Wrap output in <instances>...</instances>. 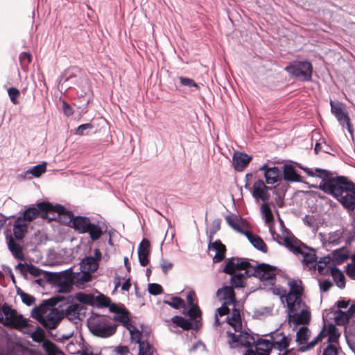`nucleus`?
Returning a JSON list of instances; mask_svg holds the SVG:
<instances>
[{"label": "nucleus", "instance_id": "29", "mask_svg": "<svg viewBox=\"0 0 355 355\" xmlns=\"http://www.w3.org/2000/svg\"><path fill=\"white\" fill-rule=\"evenodd\" d=\"M330 272L334 277L336 285L340 288H343L345 286V278L343 272L336 267H331Z\"/></svg>", "mask_w": 355, "mask_h": 355}, {"label": "nucleus", "instance_id": "13", "mask_svg": "<svg viewBox=\"0 0 355 355\" xmlns=\"http://www.w3.org/2000/svg\"><path fill=\"white\" fill-rule=\"evenodd\" d=\"M270 187L266 186L263 180L259 179L253 184L252 195L255 200L266 202L270 198Z\"/></svg>", "mask_w": 355, "mask_h": 355}, {"label": "nucleus", "instance_id": "16", "mask_svg": "<svg viewBox=\"0 0 355 355\" xmlns=\"http://www.w3.org/2000/svg\"><path fill=\"white\" fill-rule=\"evenodd\" d=\"M216 295L220 301L224 302V305H232L236 302L235 293L231 286H225L219 288Z\"/></svg>", "mask_w": 355, "mask_h": 355}, {"label": "nucleus", "instance_id": "50", "mask_svg": "<svg viewBox=\"0 0 355 355\" xmlns=\"http://www.w3.org/2000/svg\"><path fill=\"white\" fill-rule=\"evenodd\" d=\"M77 300L84 304H92L94 302V296L90 294L78 293Z\"/></svg>", "mask_w": 355, "mask_h": 355}, {"label": "nucleus", "instance_id": "41", "mask_svg": "<svg viewBox=\"0 0 355 355\" xmlns=\"http://www.w3.org/2000/svg\"><path fill=\"white\" fill-rule=\"evenodd\" d=\"M227 223L236 232H241L240 220L235 215H228L225 217Z\"/></svg>", "mask_w": 355, "mask_h": 355}, {"label": "nucleus", "instance_id": "20", "mask_svg": "<svg viewBox=\"0 0 355 355\" xmlns=\"http://www.w3.org/2000/svg\"><path fill=\"white\" fill-rule=\"evenodd\" d=\"M283 178L291 182H301V176L297 173L295 167L291 164H284L283 166Z\"/></svg>", "mask_w": 355, "mask_h": 355}, {"label": "nucleus", "instance_id": "36", "mask_svg": "<svg viewBox=\"0 0 355 355\" xmlns=\"http://www.w3.org/2000/svg\"><path fill=\"white\" fill-rule=\"evenodd\" d=\"M340 334L338 329L333 324H330L328 329V343L334 345L338 343Z\"/></svg>", "mask_w": 355, "mask_h": 355}, {"label": "nucleus", "instance_id": "34", "mask_svg": "<svg viewBox=\"0 0 355 355\" xmlns=\"http://www.w3.org/2000/svg\"><path fill=\"white\" fill-rule=\"evenodd\" d=\"M46 171V163L43 162L42 164L34 166L31 168L28 169L26 173L31 174L35 178H39L42 173H45Z\"/></svg>", "mask_w": 355, "mask_h": 355}, {"label": "nucleus", "instance_id": "31", "mask_svg": "<svg viewBox=\"0 0 355 355\" xmlns=\"http://www.w3.org/2000/svg\"><path fill=\"white\" fill-rule=\"evenodd\" d=\"M311 336V331L306 327H302L296 334V342L299 345L305 344Z\"/></svg>", "mask_w": 355, "mask_h": 355}, {"label": "nucleus", "instance_id": "40", "mask_svg": "<svg viewBox=\"0 0 355 355\" xmlns=\"http://www.w3.org/2000/svg\"><path fill=\"white\" fill-rule=\"evenodd\" d=\"M80 73V71L77 68H73L66 71L65 78H63V84L67 82L71 81V83L76 84L77 82V76Z\"/></svg>", "mask_w": 355, "mask_h": 355}, {"label": "nucleus", "instance_id": "32", "mask_svg": "<svg viewBox=\"0 0 355 355\" xmlns=\"http://www.w3.org/2000/svg\"><path fill=\"white\" fill-rule=\"evenodd\" d=\"M351 318L348 312L338 310L335 312V321L338 325H345L347 324Z\"/></svg>", "mask_w": 355, "mask_h": 355}, {"label": "nucleus", "instance_id": "48", "mask_svg": "<svg viewBox=\"0 0 355 355\" xmlns=\"http://www.w3.org/2000/svg\"><path fill=\"white\" fill-rule=\"evenodd\" d=\"M28 335L31 336L33 340L37 343H41L44 340V331L39 326H37L35 331L31 333H28Z\"/></svg>", "mask_w": 355, "mask_h": 355}, {"label": "nucleus", "instance_id": "23", "mask_svg": "<svg viewBox=\"0 0 355 355\" xmlns=\"http://www.w3.org/2000/svg\"><path fill=\"white\" fill-rule=\"evenodd\" d=\"M338 198H336L341 205L348 211H354L355 209V197L349 192H344Z\"/></svg>", "mask_w": 355, "mask_h": 355}, {"label": "nucleus", "instance_id": "15", "mask_svg": "<svg viewBox=\"0 0 355 355\" xmlns=\"http://www.w3.org/2000/svg\"><path fill=\"white\" fill-rule=\"evenodd\" d=\"M62 318V317L59 311L53 309L46 317L44 316L40 324L46 329H54L57 327Z\"/></svg>", "mask_w": 355, "mask_h": 355}, {"label": "nucleus", "instance_id": "59", "mask_svg": "<svg viewBox=\"0 0 355 355\" xmlns=\"http://www.w3.org/2000/svg\"><path fill=\"white\" fill-rule=\"evenodd\" d=\"M19 59L22 67H27L31 62V55L29 53L24 52L20 55Z\"/></svg>", "mask_w": 355, "mask_h": 355}, {"label": "nucleus", "instance_id": "11", "mask_svg": "<svg viewBox=\"0 0 355 355\" xmlns=\"http://www.w3.org/2000/svg\"><path fill=\"white\" fill-rule=\"evenodd\" d=\"M201 316L189 317L185 319L182 316L175 315L172 318V322L184 330L198 329L201 325Z\"/></svg>", "mask_w": 355, "mask_h": 355}, {"label": "nucleus", "instance_id": "17", "mask_svg": "<svg viewBox=\"0 0 355 355\" xmlns=\"http://www.w3.org/2000/svg\"><path fill=\"white\" fill-rule=\"evenodd\" d=\"M150 244L148 240L144 239L138 247L139 261L141 266H146L149 263Z\"/></svg>", "mask_w": 355, "mask_h": 355}, {"label": "nucleus", "instance_id": "44", "mask_svg": "<svg viewBox=\"0 0 355 355\" xmlns=\"http://www.w3.org/2000/svg\"><path fill=\"white\" fill-rule=\"evenodd\" d=\"M227 336L228 337V345L230 348H236L240 344V334L236 335L230 331L226 332Z\"/></svg>", "mask_w": 355, "mask_h": 355}, {"label": "nucleus", "instance_id": "54", "mask_svg": "<svg viewBox=\"0 0 355 355\" xmlns=\"http://www.w3.org/2000/svg\"><path fill=\"white\" fill-rule=\"evenodd\" d=\"M94 302H96L100 306L107 307L110 303V299L103 294H99L96 297H94Z\"/></svg>", "mask_w": 355, "mask_h": 355}, {"label": "nucleus", "instance_id": "21", "mask_svg": "<svg viewBox=\"0 0 355 355\" xmlns=\"http://www.w3.org/2000/svg\"><path fill=\"white\" fill-rule=\"evenodd\" d=\"M286 302L288 309V313H294L300 306L302 302L301 295L288 293L286 296Z\"/></svg>", "mask_w": 355, "mask_h": 355}, {"label": "nucleus", "instance_id": "5", "mask_svg": "<svg viewBox=\"0 0 355 355\" xmlns=\"http://www.w3.org/2000/svg\"><path fill=\"white\" fill-rule=\"evenodd\" d=\"M277 268L267 263H258L253 261V266L248 270L250 277H258L265 285L275 284V271Z\"/></svg>", "mask_w": 355, "mask_h": 355}, {"label": "nucleus", "instance_id": "2", "mask_svg": "<svg viewBox=\"0 0 355 355\" xmlns=\"http://www.w3.org/2000/svg\"><path fill=\"white\" fill-rule=\"evenodd\" d=\"M318 188L334 198H338L339 196L344 194V192H349L355 197V184L348 181L347 178L344 176L324 180L320 182Z\"/></svg>", "mask_w": 355, "mask_h": 355}, {"label": "nucleus", "instance_id": "43", "mask_svg": "<svg viewBox=\"0 0 355 355\" xmlns=\"http://www.w3.org/2000/svg\"><path fill=\"white\" fill-rule=\"evenodd\" d=\"M39 208L29 207L23 214L26 221L31 222L39 216Z\"/></svg>", "mask_w": 355, "mask_h": 355}, {"label": "nucleus", "instance_id": "7", "mask_svg": "<svg viewBox=\"0 0 355 355\" xmlns=\"http://www.w3.org/2000/svg\"><path fill=\"white\" fill-rule=\"evenodd\" d=\"M285 70L291 76L301 80L309 81L311 80L313 67L309 61H302L290 64L285 68Z\"/></svg>", "mask_w": 355, "mask_h": 355}, {"label": "nucleus", "instance_id": "12", "mask_svg": "<svg viewBox=\"0 0 355 355\" xmlns=\"http://www.w3.org/2000/svg\"><path fill=\"white\" fill-rule=\"evenodd\" d=\"M37 207L42 212V218H43L47 217L48 212L53 211L58 213L59 216L66 218L67 220L65 222H68V214L71 213L70 211L66 210L62 205H55L53 206L49 202H40L37 204Z\"/></svg>", "mask_w": 355, "mask_h": 355}, {"label": "nucleus", "instance_id": "57", "mask_svg": "<svg viewBox=\"0 0 355 355\" xmlns=\"http://www.w3.org/2000/svg\"><path fill=\"white\" fill-rule=\"evenodd\" d=\"M27 232L26 227H14L13 234L16 239L21 240L24 237L25 234Z\"/></svg>", "mask_w": 355, "mask_h": 355}, {"label": "nucleus", "instance_id": "42", "mask_svg": "<svg viewBox=\"0 0 355 355\" xmlns=\"http://www.w3.org/2000/svg\"><path fill=\"white\" fill-rule=\"evenodd\" d=\"M126 329L130 332L132 341L138 344L141 342V333L132 324L127 327Z\"/></svg>", "mask_w": 355, "mask_h": 355}, {"label": "nucleus", "instance_id": "46", "mask_svg": "<svg viewBox=\"0 0 355 355\" xmlns=\"http://www.w3.org/2000/svg\"><path fill=\"white\" fill-rule=\"evenodd\" d=\"M17 293L21 297L22 302L26 305L31 306L34 304L35 298L33 295L24 293L20 288L17 290Z\"/></svg>", "mask_w": 355, "mask_h": 355}, {"label": "nucleus", "instance_id": "3", "mask_svg": "<svg viewBox=\"0 0 355 355\" xmlns=\"http://www.w3.org/2000/svg\"><path fill=\"white\" fill-rule=\"evenodd\" d=\"M68 222L72 223V226L77 232L88 233L93 241L99 239L103 232L100 225L91 223L90 219L86 216L74 217L72 213H69L68 214Z\"/></svg>", "mask_w": 355, "mask_h": 355}, {"label": "nucleus", "instance_id": "49", "mask_svg": "<svg viewBox=\"0 0 355 355\" xmlns=\"http://www.w3.org/2000/svg\"><path fill=\"white\" fill-rule=\"evenodd\" d=\"M261 211L264 216L266 223H270L273 220L272 211L269 205L266 202L263 203L261 206Z\"/></svg>", "mask_w": 355, "mask_h": 355}, {"label": "nucleus", "instance_id": "52", "mask_svg": "<svg viewBox=\"0 0 355 355\" xmlns=\"http://www.w3.org/2000/svg\"><path fill=\"white\" fill-rule=\"evenodd\" d=\"M180 82L182 85L188 87H196V89H200V86L191 78L180 76L179 77Z\"/></svg>", "mask_w": 355, "mask_h": 355}, {"label": "nucleus", "instance_id": "18", "mask_svg": "<svg viewBox=\"0 0 355 355\" xmlns=\"http://www.w3.org/2000/svg\"><path fill=\"white\" fill-rule=\"evenodd\" d=\"M69 299H71V296H69V297L67 299L63 296L56 295L47 300H44L42 304H40L39 306H37L36 307L39 310V312H40L44 315L47 313L49 307H53L58 304L60 302H64L65 300L68 302Z\"/></svg>", "mask_w": 355, "mask_h": 355}, {"label": "nucleus", "instance_id": "51", "mask_svg": "<svg viewBox=\"0 0 355 355\" xmlns=\"http://www.w3.org/2000/svg\"><path fill=\"white\" fill-rule=\"evenodd\" d=\"M94 125L92 123H88L80 125L76 129V135H86L88 134V130H92L94 128Z\"/></svg>", "mask_w": 355, "mask_h": 355}, {"label": "nucleus", "instance_id": "33", "mask_svg": "<svg viewBox=\"0 0 355 355\" xmlns=\"http://www.w3.org/2000/svg\"><path fill=\"white\" fill-rule=\"evenodd\" d=\"M231 284L233 286L236 288H242L245 286V277L246 275L243 273H237L231 275Z\"/></svg>", "mask_w": 355, "mask_h": 355}, {"label": "nucleus", "instance_id": "9", "mask_svg": "<svg viewBox=\"0 0 355 355\" xmlns=\"http://www.w3.org/2000/svg\"><path fill=\"white\" fill-rule=\"evenodd\" d=\"M331 111L332 114L336 117L340 125L342 126L347 127L348 132L352 135L353 128L350 123V119L348 112L343 107V104L340 102H334L332 100L330 101Z\"/></svg>", "mask_w": 355, "mask_h": 355}, {"label": "nucleus", "instance_id": "14", "mask_svg": "<svg viewBox=\"0 0 355 355\" xmlns=\"http://www.w3.org/2000/svg\"><path fill=\"white\" fill-rule=\"evenodd\" d=\"M252 159V157L246 153L236 151L232 157V165L237 171H243Z\"/></svg>", "mask_w": 355, "mask_h": 355}, {"label": "nucleus", "instance_id": "62", "mask_svg": "<svg viewBox=\"0 0 355 355\" xmlns=\"http://www.w3.org/2000/svg\"><path fill=\"white\" fill-rule=\"evenodd\" d=\"M44 277L50 283H56L60 279L59 276L56 273L51 272H45Z\"/></svg>", "mask_w": 355, "mask_h": 355}, {"label": "nucleus", "instance_id": "64", "mask_svg": "<svg viewBox=\"0 0 355 355\" xmlns=\"http://www.w3.org/2000/svg\"><path fill=\"white\" fill-rule=\"evenodd\" d=\"M346 273L348 277L355 280V265L349 263L347 266Z\"/></svg>", "mask_w": 355, "mask_h": 355}, {"label": "nucleus", "instance_id": "63", "mask_svg": "<svg viewBox=\"0 0 355 355\" xmlns=\"http://www.w3.org/2000/svg\"><path fill=\"white\" fill-rule=\"evenodd\" d=\"M323 355H338V349L334 345L329 344L324 349Z\"/></svg>", "mask_w": 355, "mask_h": 355}, {"label": "nucleus", "instance_id": "24", "mask_svg": "<svg viewBox=\"0 0 355 355\" xmlns=\"http://www.w3.org/2000/svg\"><path fill=\"white\" fill-rule=\"evenodd\" d=\"M256 353L258 355H270L272 345L270 341L266 339L260 338L255 343Z\"/></svg>", "mask_w": 355, "mask_h": 355}, {"label": "nucleus", "instance_id": "19", "mask_svg": "<svg viewBox=\"0 0 355 355\" xmlns=\"http://www.w3.org/2000/svg\"><path fill=\"white\" fill-rule=\"evenodd\" d=\"M209 250H214L216 254L213 258L214 263H218L223 261L225 257L226 248L220 240H217L213 243L209 241Z\"/></svg>", "mask_w": 355, "mask_h": 355}, {"label": "nucleus", "instance_id": "55", "mask_svg": "<svg viewBox=\"0 0 355 355\" xmlns=\"http://www.w3.org/2000/svg\"><path fill=\"white\" fill-rule=\"evenodd\" d=\"M220 219H215L211 225L209 230V241H211L213 236L220 230Z\"/></svg>", "mask_w": 355, "mask_h": 355}, {"label": "nucleus", "instance_id": "53", "mask_svg": "<svg viewBox=\"0 0 355 355\" xmlns=\"http://www.w3.org/2000/svg\"><path fill=\"white\" fill-rule=\"evenodd\" d=\"M91 272L81 270V273L78 274L76 279L78 283L84 284L91 280Z\"/></svg>", "mask_w": 355, "mask_h": 355}, {"label": "nucleus", "instance_id": "45", "mask_svg": "<svg viewBox=\"0 0 355 355\" xmlns=\"http://www.w3.org/2000/svg\"><path fill=\"white\" fill-rule=\"evenodd\" d=\"M139 355H153V347L146 341L139 343Z\"/></svg>", "mask_w": 355, "mask_h": 355}, {"label": "nucleus", "instance_id": "1", "mask_svg": "<svg viewBox=\"0 0 355 355\" xmlns=\"http://www.w3.org/2000/svg\"><path fill=\"white\" fill-rule=\"evenodd\" d=\"M284 246L294 254L302 256V264L309 270L316 269L317 256L313 248L308 247L293 234H287L282 238Z\"/></svg>", "mask_w": 355, "mask_h": 355}, {"label": "nucleus", "instance_id": "61", "mask_svg": "<svg viewBox=\"0 0 355 355\" xmlns=\"http://www.w3.org/2000/svg\"><path fill=\"white\" fill-rule=\"evenodd\" d=\"M28 272L34 277H39L42 273V270L33 264H28Z\"/></svg>", "mask_w": 355, "mask_h": 355}, {"label": "nucleus", "instance_id": "30", "mask_svg": "<svg viewBox=\"0 0 355 355\" xmlns=\"http://www.w3.org/2000/svg\"><path fill=\"white\" fill-rule=\"evenodd\" d=\"M80 307L78 304H71L65 310V316L71 321L79 319Z\"/></svg>", "mask_w": 355, "mask_h": 355}, {"label": "nucleus", "instance_id": "4", "mask_svg": "<svg viewBox=\"0 0 355 355\" xmlns=\"http://www.w3.org/2000/svg\"><path fill=\"white\" fill-rule=\"evenodd\" d=\"M87 323L90 331L94 335L101 338L113 335L116 329V326L112 324L110 319L104 315H92L88 319Z\"/></svg>", "mask_w": 355, "mask_h": 355}, {"label": "nucleus", "instance_id": "10", "mask_svg": "<svg viewBox=\"0 0 355 355\" xmlns=\"http://www.w3.org/2000/svg\"><path fill=\"white\" fill-rule=\"evenodd\" d=\"M270 337L272 348L277 349L279 352L287 349L291 341V336L290 335L285 336L278 329L271 332Z\"/></svg>", "mask_w": 355, "mask_h": 355}, {"label": "nucleus", "instance_id": "37", "mask_svg": "<svg viewBox=\"0 0 355 355\" xmlns=\"http://www.w3.org/2000/svg\"><path fill=\"white\" fill-rule=\"evenodd\" d=\"M240 345L246 347H250L252 345L255 344L254 338L248 332L241 331L240 333Z\"/></svg>", "mask_w": 355, "mask_h": 355}, {"label": "nucleus", "instance_id": "60", "mask_svg": "<svg viewBox=\"0 0 355 355\" xmlns=\"http://www.w3.org/2000/svg\"><path fill=\"white\" fill-rule=\"evenodd\" d=\"M71 289V285L67 281L60 282L58 283V292L59 293H69Z\"/></svg>", "mask_w": 355, "mask_h": 355}, {"label": "nucleus", "instance_id": "35", "mask_svg": "<svg viewBox=\"0 0 355 355\" xmlns=\"http://www.w3.org/2000/svg\"><path fill=\"white\" fill-rule=\"evenodd\" d=\"M163 302L176 309L186 307L184 300L179 297H172L171 300H164Z\"/></svg>", "mask_w": 355, "mask_h": 355}, {"label": "nucleus", "instance_id": "58", "mask_svg": "<svg viewBox=\"0 0 355 355\" xmlns=\"http://www.w3.org/2000/svg\"><path fill=\"white\" fill-rule=\"evenodd\" d=\"M148 292L151 295H157L163 292V288L159 284L152 283L148 284Z\"/></svg>", "mask_w": 355, "mask_h": 355}, {"label": "nucleus", "instance_id": "56", "mask_svg": "<svg viewBox=\"0 0 355 355\" xmlns=\"http://www.w3.org/2000/svg\"><path fill=\"white\" fill-rule=\"evenodd\" d=\"M8 94L13 104L16 105L19 103V101L17 100V97L20 94L19 89L15 87H10L8 89Z\"/></svg>", "mask_w": 355, "mask_h": 355}, {"label": "nucleus", "instance_id": "38", "mask_svg": "<svg viewBox=\"0 0 355 355\" xmlns=\"http://www.w3.org/2000/svg\"><path fill=\"white\" fill-rule=\"evenodd\" d=\"M250 243L258 250L266 253L268 248L263 240L258 235H256L250 241Z\"/></svg>", "mask_w": 355, "mask_h": 355}, {"label": "nucleus", "instance_id": "8", "mask_svg": "<svg viewBox=\"0 0 355 355\" xmlns=\"http://www.w3.org/2000/svg\"><path fill=\"white\" fill-rule=\"evenodd\" d=\"M252 266L253 261L250 262L246 258L232 257L227 262L223 272L229 275H233L236 270H245V275L250 277V273L248 272V270Z\"/></svg>", "mask_w": 355, "mask_h": 355}, {"label": "nucleus", "instance_id": "27", "mask_svg": "<svg viewBox=\"0 0 355 355\" xmlns=\"http://www.w3.org/2000/svg\"><path fill=\"white\" fill-rule=\"evenodd\" d=\"M8 247L12 255L17 259L24 260V255L21 246L16 243L13 238L10 236L8 241Z\"/></svg>", "mask_w": 355, "mask_h": 355}, {"label": "nucleus", "instance_id": "39", "mask_svg": "<svg viewBox=\"0 0 355 355\" xmlns=\"http://www.w3.org/2000/svg\"><path fill=\"white\" fill-rule=\"evenodd\" d=\"M116 314L117 315L114 316V320L121 322L125 328L131 324L130 322L128 312L124 308Z\"/></svg>", "mask_w": 355, "mask_h": 355}, {"label": "nucleus", "instance_id": "26", "mask_svg": "<svg viewBox=\"0 0 355 355\" xmlns=\"http://www.w3.org/2000/svg\"><path fill=\"white\" fill-rule=\"evenodd\" d=\"M98 268V263L96 259L93 257H87L80 262V270H83L89 272H95Z\"/></svg>", "mask_w": 355, "mask_h": 355}, {"label": "nucleus", "instance_id": "25", "mask_svg": "<svg viewBox=\"0 0 355 355\" xmlns=\"http://www.w3.org/2000/svg\"><path fill=\"white\" fill-rule=\"evenodd\" d=\"M266 182L268 184H273L281 180L280 170L277 166L270 167L264 173Z\"/></svg>", "mask_w": 355, "mask_h": 355}, {"label": "nucleus", "instance_id": "28", "mask_svg": "<svg viewBox=\"0 0 355 355\" xmlns=\"http://www.w3.org/2000/svg\"><path fill=\"white\" fill-rule=\"evenodd\" d=\"M193 293L192 292H189L187 295V300L188 304L189 306V309L187 311V314L189 317H195V316H201V311L200 310V308L197 305V304H195L193 302Z\"/></svg>", "mask_w": 355, "mask_h": 355}, {"label": "nucleus", "instance_id": "6", "mask_svg": "<svg viewBox=\"0 0 355 355\" xmlns=\"http://www.w3.org/2000/svg\"><path fill=\"white\" fill-rule=\"evenodd\" d=\"M2 311L4 318V326L10 327L17 329L22 328H28L30 324L28 321L24 319L22 315H18L17 311L12 309L7 304L2 306Z\"/></svg>", "mask_w": 355, "mask_h": 355}, {"label": "nucleus", "instance_id": "47", "mask_svg": "<svg viewBox=\"0 0 355 355\" xmlns=\"http://www.w3.org/2000/svg\"><path fill=\"white\" fill-rule=\"evenodd\" d=\"M301 281L291 280L288 282V286L290 287L289 293H295L302 296V288L301 286Z\"/></svg>", "mask_w": 355, "mask_h": 355}, {"label": "nucleus", "instance_id": "22", "mask_svg": "<svg viewBox=\"0 0 355 355\" xmlns=\"http://www.w3.org/2000/svg\"><path fill=\"white\" fill-rule=\"evenodd\" d=\"M289 320L293 322L295 324H307L309 323L311 314L307 310L302 309L300 313H293V315L288 313Z\"/></svg>", "mask_w": 355, "mask_h": 355}]
</instances>
